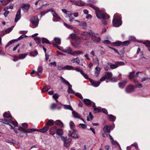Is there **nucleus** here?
<instances>
[{
	"instance_id": "nucleus-1",
	"label": "nucleus",
	"mask_w": 150,
	"mask_h": 150,
	"mask_svg": "<svg viewBox=\"0 0 150 150\" xmlns=\"http://www.w3.org/2000/svg\"><path fill=\"white\" fill-rule=\"evenodd\" d=\"M3 116L4 117V120L0 119V122L9 125L12 128L14 127H18V123L16 121H15L11 115H9L7 112H5L3 114Z\"/></svg>"
},
{
	"instance_id": "nucleus-2",
	"label": "nucleus",
	"mask_w": 150,
	"mask_h": 150,
	"mask_svg": "<svg viewBox=\"0 0 150 150\" xmlns=\"http://www.w3.org/2000/svg\"><path fill=\"white\" fill-rule=\"evenodd\" d=\"M90 6L95 10L96 14L98 18L104 20L110 18L109 16L104 11H100L98 8L93 5H90Z\"/></svg>"
},
{
	"instance_id": "nucleus-3",
	"label": "nucleus",
	"mask_w": 150,
	"mask_h": 150,
	"mask_svg": "<svg viewBox=\"0 0 150 150\" xmlns=\"http://www.w3.org/2000/svg\"><path fill=\"white\" fill-rule=\"evenodd\" d=\"M113 25L115 27H118L121 25L122 21L121 15L118 13H116L113 16L112 20Z\"/></svg>"
},
{
	"instance_id": "nucleus-4",
	"label": "nucleus",
	"mask_w": 150,
	"mask_h": 150,
	"mask_svg": "<svg viewBox=\"0 0 150 150\" xmlns=\"http://www.w3.org/2000/svg\"><path fill=\"white\" fill-rule=\"evenodd\" d=\"M52 44L56 49H58L64 52L70 54L71 53L72 50L69 47H66L64 49L63 47L59 46L55 43H52Z\"/></svg>"
},
{
	"instance_id": "nucleus-5",
	"label": "nucleus",
	"mask_w": 150,
	"mask_h": 150,
	"mask_svg": "<svg viewBox=\"0 0 150 150\" xmlns=\"http://www.w3.org/2000/svg\"><path fill=\"white\" fill-rule=\"evenodd\" d=\"M61 79L62 80V82L64 84H66L67 85L68 87V93L74 94L75 93V92L73 90L72 88V86L63 77H61Z\"/></svg>"
},
{
	"instance_id": "nucleus-6",
	"label": "nucleus",
	"mask_w": 150,
	"mask_h": 150,
	"mask_svg": "<svg viewBox=\"0 0 150 150\" xmlns=\"http://www.w3.org/2000/svg\"><path fill=\"white\" fill-rule=\"evenodd\" d=\"M90 35L91 37L92 40L95 42H98L100 40V38L98 36V34L95 33L91 30H89Z\"/></svg>"
},
{
	"instance_id": "nucleus-7",
	"label": "nucleus",
	"mask_w": 150,
	"mask_h": 150,
	"mask_svg": "<svg viewBox=\"0 0 150 150\" xmlns=\"http://www.w3.org/2000/svg\"><path fill=\"white\" fill-rule=\"evenodd\" d=\"M61 138L62 140L64 142V146L66 148L69 147L71 142V139L70 138L67 139V138L63 136H61Z\"/></svg>"
},
{
	"instance_id": "nucleus-8",
	"label": "nucleus",
	"mask_w": 150,
	"mask_h": 150,
	"mask_svg": "<svg viewBox=\"0 0 150 150\" xmlns=\"http://www.w3.org/2000/svg\"><path fill=\"white\" fill-rule=\"evenodd\" d=\"M30 21L32 23L33 26L32 27L35 28L38 27L39 23V20L37 16L33 17L30 19Z\"/></svg>"
},
{
	"instance_id": "nucleus-9",
	"label": "nucleus",
	"mask_w": 150,
	"mask_h": 150,
	"mask_svg": "<svg viewBox=\"0 0 150 150\" xmlns=\"http://www.w3.org/2000/svg\"><path fill=\"white\" fill-rule=\"evenodd\" d=\"M62 11L66 15V17L69 18V21L70 22H71L73 21L74 18L71 17V16L72 15V13L71 12L67 11L65 9H62Z\"/></svg>"
},
{
	"instance_id": "nucleus-10",
	"label": "nucleus",
	"mask_w": 150,
	"mask_h": 150,
	"mask_svg": "<svg viewBox=\"0 0 150 150\" xmlns=\"http://www.w3.org/2000/svg\"><path fill=\"white\" fill-rule=\"evenodd\" d=\"M69 37L71 39L74 40L77 45H79L81 42V40L80 38L74 33L70 34Z\"/></svg>"
},
{
	"instance_id": "nucleus-11",
	"label": "nucleus",
	"mask_w": 150,
	"mask_h": 150,
	"mask_svg": "<svg viewBox=\"0 0 150 150\" xmlns=\"http://www.w3.org/2000/svg\"><path fill=\"white\" fill-rule=\"evenodd\" d=\"M81 38L85 40H87L89 39L90 37L89 31V32H84L81 33Z\"/></svg>"
},
{
	"instance_id": "nucleus-12",
	"label": "nucleus",
	"mask_w": 150,
	"mask_h": 150,
	"mask_svg": "<svg viewBox=\"0 0 150 150\" xmlns=\"http://www.w3.org/2000/svg\"><path fill=\"white\" fill-rule=\"evenodd\" d=\"M18 130L19 131H21L23 133L25 134V135H27V134H26L27 132L30 133L33 132H34L35 131L33 130V129H29L26 130L25 129L21 127H18Z\"/></svg>"
},
{
	"instance_id": "nucleus-13",
	"label": "nucleus",
	"mask_w": 150,
	"mask_h": 150,
	"mask_svg": "<svg viewBox=\"0 0 150 150\" xmlns=\"http://www.w3.org/2000/svg\"><path fill=\"white\" fill-rule=\"evenodd\" d=\"M135 88L134 86L132 85H129L127 86L125 88V92L127 93H130L134 91Z\"/></svg>"
},
{
	"instance_id": "nucleus-14",
	"label": "nucleus",
	"mask_w": 150,
	"mask_h": 150,
	"mask_svg": "<svg viewBox=\"0 0 150 150\" xmlns=\"http://www.w3.org/2000/svg\"><path fill=\"white\" fill-rule=\"evenodd\" d=\"M50 11L52 12V16H53V17L54 18H55L59 20H62L61 18L59 16V15L57 13H56L53 11L52 9H49L47 10V12Z\"/></svg>"
},
{
	"instance_id": "nucleus-15",
	"label": "nucleus",
	"mask_w": 150,
	"mask_h": 150,
	"mask_svg": "<svg viewBox=\"0 0 150 150\" xmlns=\"http://www.w3.org/2000/svg\"><path fill=\"white\" fill-rule=\"evenodd\" d=\"M89 81L92 86L94 87H97L100 84V83L99 81H94L91 79H89Z\"/></svg>"
},
{
	"instance_id": "nucleus-16",
	"label": "nucleus",
	"mask_w": 150,
	"mask_h": 150,
	"mask_svg": "<svg viewBox=\"0 0 150 150\" xmlns=\"http://www.w3.org/2000/svg\"><path fill=\"white\" fill-rule=\"evenodd\" d=\"M113 129L112 127L110 126L106 125L103 128V130L105 132L107 133H110V131Z\"/></svg>"
},
{
	"instance_id": "nucleus-17",
	"label": "nucleus",
	"mask_w": 150,
	"mask_h": 150,
	"mask_svg": "<svg viewBox=\"0 0 150 150\" xmlns=\"http://www.w3.org/2000/svg\"><path fill=\"white\" fill-rule=\"evenodd\" d=\"M43 71L42 67L41 65H39L37 69L36 75L38 77H39L42 74Z\"/></svg>"
},
{
	"instance_id": "nucleus-18",
	"label": "nucleus",
	"mask_w": 150,
	"mask_h": 150,
	"mask_svg": "<svg viewBox=\"0 0 150 150\" xmlns=\"http://www.w3.org/2000/svg\"><path fill=\"white\" fill-rule=\"evenodd\" d=\"M21 10L20 9H18L16 14V17L15 19V21L16 22H17L21 18Z\"/></svg>"
},
{
	"instance_id": "nucleus-19",
	"label": "nucleus",
	"mask_w": 150,
	"mask_h": 150,
	"mask_svg": "<svg viewBox=\"0 0 150 150\" xmlns=\"http://www.w3.org/2000/svg\"><path fill=\"white\" fill-rule=\"evenodd\" d=\"M69 135L73 137L79 138V136L75 130H74L72 132H71L70 131H69Z\"/></svg>"
},
{
	"instance_id": "nucleus-20",
	"label": "nucleus",
	"mask_w": 150,
	"mask_h": 150,
	"mask_svg": "<svg viewBox=\"0 0 150 150\" xmlns=\"http://www.w3.org/2000/svg\"><path fill=\"white\" fill-rule=\"evenodd\" d=\"M134 74V71L130 72L129 76V78L131 80H133V81L134 82V83H136L138 81L135 79Z\"/></svg>"
},
{
	"instance_id": "nucleus-21",
	"label": "nucleus",
	"mask_w": 150,
	"mask_h": 150,
	"mask_svg": "<svg viewBox=\"0 0 150 150\" xmlns=\"http://www.w3.org/2000/svg\"><path fill=\"white\" fill-rule=\"evenodd\" d=\"M57 127L56 126H54L53 127L50 129V132L51 134L53 135L57 131Z\"/></svg>"
},
{
	"instance_id": "nucleus-22",
	"label": "nucleus",
	"mask_w": 150,
	"mask_h": 150,
	"mask_svg": "<svg viewBox=\"0 0 150 150\" xmlns=\"http://www.w3.org/2000/svg\"><path fill=\"white\" fill-rule=\"evenodd\" d=\"M127 83V82L126 80H123L119 83V87L120 88H123Z\"/></svg>"
},
{
	"instance_id": "nucleus-23",
	"label": "nucleus",
	"mask_w": 150,
	"mask_h": 150,
	"mask_svg": "<svg viewBox=\"0 0 150 150\" xmlns=\"http://www.w3.org/2000/svg\"><path fill=\"white\" fill-rule=\"evenodd\" d=\"M55 124L60 127H64L63 123L59 120H57L55 122Z\"/></svg>"
},
{
	"instance_id": "nucleus-24",
	"label": "nucleus",
	"mask_w": 150,
	"mask_h": 150,
	"mask_svg": "<svg viewBox=\"0 0 150 150\" xmlns=\"http://www.w3.org/2000/svg\"><path fill=\"white\" fill-rule=\"evenodd\" d=\"M83 101L85 103L86 105H91L92 106L93 105V103H94L93 102H91L90 100L89 99H84Z\"/></svg>"
},
{
	"instance_id": "nucleus-25",
	"label": "nucleus",
	"mask_w": 150,
	"mask_h": 150,
	"mask_svg": "<svg viewBox=\"0 0 150 150\" xmlns=\"http://www.w3.org/2000/svg\"><path fill=\"white\" fill-rule=\"evenodd\" d=\"M29 8V5L27 4H25L22 7V9L24 12H26L27 11Z\"/></svg>"
},
{
	"instance_id": "nucleus-26",
	"label": "nucleus",
	"mask_w": 150,
	"mask_h": 150,
	"mask_svg": "<svg viewBox=\"0 0 150 150\" xmlns=\"http://www.w3.org/2000/svg\"><path fill=\"white\" fill-rule=\"evenodd\" d=\"M109 120L111 121H114L116 119V117L112 115L109 114L108 115Z\"/></svg>"
},
{
	"instance_id": "nucleus-27",
	"label": "nucleus",
	"mask_w": 150,
	"mask_h": 150,
	"mask_svg": "<svg viewBox=\"0 0 150 150\" xmlns=\"http://www.w3.org/2000/svg\"><path fill=\"white\" fill-rule=\"evenodd\" d=\"M19 40H18V38L17 39H13L11 41H10L6 45L5 47H7L8 46H9V45H11V44L14 43L16 41H19Z\"/></svg>"
},
{
	"instance_id": "nucleus-28",
	"label": "nucleus",
	"mask_w": 150,
	"mask_h": 150,
	"mask_svg": "<svg viewBox=\"0 0 150 150\" xmlns=\"http://www.w3.org/2000/svg\"><path fill=\"white\" fill-rule=\"evenodd\" d=\"M100 71V68L98 67H96L95 68V75L96 76H98L99 74Z\"/></svg>"
},
{
	"instance_id": "nucleus-29",
	"label": "nucleus",
	"mask_w": 150,
	"mask_h": 150,
	"mask_svg": "<svg viewBox=\"0 0 150 150\" xmlns=\"http://www.w3.org/2000/svg\"><path fill=\"white\" fill-rule=\"evenodd\" d=\"M56 133L59 136H62L63 134V130L62 129H59L57 130Z\"/></svg>"
},
{
	"instance_id": "nucleus-30",
	"label": "nucleus",
	"mask_w": 150,
	"mask_h": 150,
	"mask_svg": "<svg viewBox=\"0 0 150 150\" xmlns=\"http://www.w3.org/2000/svg\"><path fill=\"white\" fill-rule=\"evenodd\" d=\"M105 75L106 76L107 79L110 80L112 76V74L111 72H106Z\"/></svg>"
},
{
	"instance_id": "nucleus-31",
	"label": "nucleus",
	"mask_w": 150,
	"mask_h": 150,
	"mask_svg": "<svg viewBox=\"0 0 150 150\" xmlns=\"http://www.w3.org/2000/svg\"><path fill=\"white\" fill-rule=\"evenodd\" d=\"M54 40L55 43L57 44L60 45L61 44V39L59 38L56 37L54 38Z\"/></svg>"
},
{
	"instance_id": "nucleus-32",
	"label": "nucleus",
	"mask_w": 150,
	"mask_h": 150,
	"mask_svg": "<svg viewBox=\"0 0 150 150\" xmlns=\"http://www.w3.org/2000/svg\"><path fill=\"white\" fill-rule=\"evenodd\" d=\"M72 113L74 117L77 118H80L81 116L76 111H73Z\"/></svg>"
},
{
	"instance_id": "nucleus-33",
	"label": "nucleus",
	"mask_w": 150,
	"mask_h": 150,
	"mask_svg": "<svg viewBox=\"0 0 150 150\" xmlns=\"http://www.w3.org/2000/svg\"><path fill=\"white\" fill-rule=\"evenodd\" d=\"M8 6L5 7L4 9V11H5L4 14L5 17H6L8 14L9 13V11H8Z\"/></svg>"
},
{
	"instance_id": "nucleus-34",
	"label": "nucleus",
	"mask_w": 150,
	"mask_h": 150,
	"mask_svg": "<svg viewBox=\"0 0 150 150\" xmlns=\"http://www.w3.org/2000/svg\"><path fill=\"white\" fill-rule=\"evenodd\" d=\"M64 70H74L73 67L71 66L67 65L64 67Z\"/></svg>"
},
{
	"instance_id": "nucleus-35",
	"label": "nucleus",
	"mask_w": 150,
	"mask_h": 150,
	"mask_svg": "<svg viewBox=\"0 0 150 150\" xmlns=\"http://www.w3.org/2000/svg\"><path fill=\"white\" fill-rule=\"evenodd\" d=\"M109 136L110 137L111 143L112 144H114L116 146L117 145H118V144L117 142V141H114L112 137L110 134L109 135Z\"/></svg>"
},
{
	"instance_id": "nucleus-36",
	"label": "nucleus",
	"mask_w": 150,
	"mask_h": 150,
	"mask_svg": "<svg viewBox=\"0 0 150 150\" xmlns=\"http://www.w3.org/2000/svg\"><path fill=\"white\" fill-rule=\"evenodd\" d=\"M92 107H94V110L96 112H100L101 111V110L100 108L96 107L95 103H93Z\"/></svg>"
},
{
	"instance_id": "nucleus-37",
	"label": "nucleus",
	"mask_w": 150,
	"mask_h": 150,
	"mask_svg": "<svg viewBox=\"0 0 150 150\" xmlns=\"http://www.w3.org/2000/svg\"><path fill=\"white\" fill-rule=\"evenodd\" d=\"M108 65L110 66V68L112 69L117 68L118 67V65L116 64H112L111 63H108Z\"/></svg>"
},
{
	"instance_id": "nucleus-38",
	"label": "nucleus",
	"mask_w": 150,
	"mask_h": 150,
	"mask_svg": "<svg viewBox=\"0 0 150 150\" xmlns=\"http://www.w3.org/2000/svg\"><path fill=\"white\" fill-rule=\"evenodd\" d=\"M76 5L79 6H82L84 5V3L81 1H78L75 2Z\"/></svg>"
},
{
	"instance_id": "nucleus-39",
	"label": "nucleus",
	"mask_w": 150,
	"mask_h": 150,
	"mask_svg": "<svg viewBox=\"0 0 150 150\" xmlns=\"http://www.w3.org/2000/svg\"><path fill=\"white\" fill-rule=\"evenodd\" d=\"M93 118V116L92 115L91 112L89 113V116H88L87 117V120L88 121L90 120H91Z\"/></svg>"
},
{
	"instance_id": "nucleus-40",
	"label": "nucleus",
	"mask_w": 150,
	"mask_h": 150,
	"mask_svg": "<svg viewBox=\"0 0 150 150\" xmlns=\"http://www.w3.org/2000/svg\"><path fill=\"white\" fill-rule=\"evenodd\" d=\"M80 59L78 57L73 59L71 60V62L72 63H76L79 64L80 63Z\"/></svg>"
},
{
	"instance_id": "nucleus-41",
	"label": "nucleus",
	"mask_w": 150,
	"mask_h": 150,
	"mask_svg": "<svg viewBox=\"0 0 150 150\" xmlns=\"http://www.w3.org/2000/svg\"><path fill=\"white\" fill-rule=\"evenodd\" d=\"M27 55L28 54L26 53L21 54L19 55L18 57L20 59H24L26 57Z\"/></svg>"
},
{
	"instance_id": "nucleus-42",
	"label": "nucleus",
	"mask_w": 150,
	"mask_h": 150,
	"mask_svg": "<svg viewBox=\"0 0 150 150\" xmlns=\"http://www.w3.org/2000/svg\"><path fill=\"white\" fill-rule=\"evenodd\" d=\"M34 40L37 43L40 44L41 42V38L39 37H36V38H35Z\"/></svg>"
},
{
	"instance_id": "nucleus-43",
	"label": "nucleus",
	"mask_w": 150,
	"mask_h": 150,
	"mask_svg": "<svg viewBox=\"0 0 150 150\" xmlns=\"http://www.w3.org/2000/svg\"><path fill=\"white\" fill-rule=\"evenodd\" d=\"M143 44L145 45L147 47H150V41L147 40L146 42H144Z\"/></svg>"
},
{
	"instance_id": "nucleus-44",
	"label": "nucleus",
	"mask_w": 150,
	"mask_h": 150,
	"mask_svg": "<svg viewBox=\"0 0 150 150\" xmlns=\"http://www.w3.org/2000/svg\"><path fill=\"white\" fill-rule=\"evenodd\" d=\"M64 25L67 28L69 29H72L73 28V27L71 25H68L65 23H63Z\"/></svg>"
},
{
	"instance_id": "nucleus-45",
	"label": "nucleus",
	"mask_w": 150,
	"mask_h": 150,
	"mask_svg": "<svg viewBox=\"0 0 150 150\" xmlns=\"http://www.w3.org/2000/svg\"><path fill=\"white\" fill-rule=\"evenodd\" d=\"M14 28L13 26H12L11 27L8 28L7 29L5 30V32L6 33H10L13 29Z\"/></svg>"
},
{
	"instance_id": "nucleus-46",
	"label": "nucleus",
	"mask_w": 150,
	"mask_h": 150,
	"mask_svg": "<svg viewBox=\"0 0 150 150\" xmlns=\"http://www.w3.org/2000/svg\"><path fill=\"white\" fill-rule=\"evenodd\" d=\"M110 81L113 82H116L117 81V78L115 77H113L112 78H111L110 79Z\"/></svg>"
},
{
	"instance_id": "nucleus-47",
	"label": "nucleus",
	"mask_w": 150,
	"mask_h": 150,
	"mask_svg": "<svg viewBox=\"0 0 150 150\" xmlns=\"http://www.w3.org/2000/svg\"><path fill=\"white\" fill-rule=\"evenodd\" d=\"M130 41L129 40L126 41L122 42V45L123 46H126L128 45L130 43Z\"/></svg>"
},
{
	"instance_id": "nucleus-48",
	"label": "nucleus",
	"mask_w": 150,
	"mask_h": 150,
	"mask_svg": "<svg viewBox=\"0 0 150 150\" xmlns=\"http://www.w3.org/2000/svg\"><path fill=\"white\" fill-rule=\"evenodd\" d=\"M39 131L43 133L46 132L47 131V127H44L43 128L39 129Z\"/></svg>"
},
{
	"instance_id": "nucleus-49",
	"label": "nucleus",
	"mask_w": 150,
	"mask_h": 150,
	"mask_svg": "<svg viewBox=\"0 0 150 150\" xmlns=\"http://www.w3.org/2000/svg\"><path fill=\"white\" fill-rule=\"evenodd\" d=\"M75 93V95L76 96L80 98L81 99L83 98V97L81 93Z\"/></svg>"
},
{
	"instance_id": "nucleus-50",
	"label": "nucleus",
	"mask_w": 150,
	"mask_h": 150,
	"mask_svg": "<svg viewBox=\"0 0 150 150\" xmlns=\"http://www.w3.org/2000/svg\"><path fill=\"white\" fill-rule=\"evenodd\" d=\"M96 2V1L95 0H88V4H90V6L91 7L90 5L91 4H95Z\"/></svg>"
},
{
	"instance_id": "nucleus-51",
	"label": "nucleus",
	"mask_w": 150,
	"mask_h": 150,
	"mask_svg": "<svg viewBox=\"0 0 150 150\" xmlns=\"http://www.w3.org/2000/svg\"><path fill=\"white\" fill-rule=\"evenodd\" d=\"M52 97L53 98L57 101V99L59 98V95L58 94L54 93Z\"/></svg>"
},
{
	"instance_id": "nucleus-52",
	"label": "nucleus",
	"mask_w": 150,
	"mask_h": 150,
	"mask_svg": "<svg viewBox=\"0 0 150 150\" xmlns=\"http://www.w3.org/2000/svg\"><path fill=\"white\" fill-rule=\"evenodd\" d=\"M53 123L54 122L52 120H50L47 121V126L52 125Z\"/></svg>"
},
{
	"instance_id": "nucleus-53",
	"label": "nucleus",
	"mask_w": 150,
	"mask_h": 150,
	"mask_svg": "<svg viewBox=\"0 0 150 150\" xmlns=\"http://www.w3.org/2000/svg\"><path fill=\"white\" fill-rule=\"evenodd\" d=\"M79 25L83 27H85L86 26V22H80Z\"/></svg>"
},
{
	"instance_id": "nucleus-54",
	"label": "nucleus",
	"mask_w": 150,
	"mask_h": 150,
	"mask_svg": "<svg viewBox=\"0 0 150 150\" xmlns=\"http://www.w3.org/2000/svg\"><path fill=\"white\" fill-rule=\"evenodd\" d=\"M115 46H120L122 45V42L120 41H117L113 43Z\"/></svg>"
},
{
	"instance_id": "nucleus-55",
	"label": "nucleus",
	"mask_w": 150,
	"mask_h": 150,
	"mask_svg": "<svg viewBox=\"0 0 150 150\" xmlns=\"http://www.w3.org/2000/svg\"><path fill=\"white\" fill-rule=\"evenodd\" d=\"M75 126L74 123L73 121H71L70 122V126L71 129H73Z\"/></svg>"
},
{
	"instance_id": "nucleus-56",
	"label": "nucleus",
	"mask_w": 150,
	"mask_h": 150,
	"mask_svg": "<svg viewBox=\"0 0 150 150\" xmlns=\"http://www.w3.org/2000/svg\"><path fill=\"white\" fill-rule=\"evenodd\" d=\"M79 126L83 129H86L87 127L86 125L83 124H80L79 125Z\"/></svg>"
},
{
	"instance_id": "nucleus-57",
	"label": "nucleus",
	"mask_w": 150,
	"mask_h": 150,
	"mask_svg": "<svg viewBox=\"0 0 150 150\" xmlns=\"http://www.w3.org/2000/svg\"><path fill=\"white\" fill-rule=\"evenodd\" d=\"M57 104L55 103H52L50 107V108L51 109L54 110L56 108Z\"/></svg>"
},
{
	"instance_id": "nucleus-58",
	"label": "nucleus",
	"mask_w": 150,
	"mask_h": 150,
	"mask_svg": "<svg viewBox=\"0 0 150 150\" xmlns=\"http://www.w3.org/2000/svg\"><path fill=\"white\" fill-rule=\"evenodd\" d=\"M81 74L86 79H88V76L85 74L83 72H81Z\"/></svg>"
},
{
	"instance_id": "nucleus-59",
	"label": "nucleus",
	"mask_w": 150,
	"mask_h": 150,
	"mask_svg": "<svg viewBox=\"0 0 150 150\" xmlns=\"http://www.w3.org/2000/svg\"><path fill=\"white\" fill-rule=\"evenodd\" d=\"M41 41H42V43H47V39H46V38H41Z\"/></svg>"
},
{
	"instance_id": "nucleus-60",
	"label": "nucleus",
	"mask_w": 150,
	"mask_h": 150,
	"mask_svg": "<svg viewBox=\"0 0 150 150\" xmlns=\"http://www.w3.org/2000/svg\"><path fill=\"white\" fill-rule=\"evenodd\" d=\"M64 108L65 109H69L70 110H72V108L69 105H65L64 106Z\"/></svg>"
},
{
	"instance_id": "nucleus-61",
	"label": "nucleus",
	"mask_w": 150,
	"mask_h": 150,
	"mask_svg": "<svg viewBox=\"0 0 150 150\" xmlns=\"http://www.w3.org/2000/svg\"><path fill=\"white\" fill-rule=\"evenodd\" d=\"M30 54L31 55L35 56L38 54V52L36 51H34L31 53Z\"/></svg>"
},
{
	"instance_id": "nucleus-62",
	"label": "nucleus",
	"mask_w": 150,
	"mask_h": 150,
	"mask_svg": "<svg viewBox=\"0 0 150 150\" xmlns=\"http://www.w3.org/2000/svg\"><path fill=\"white\" fill-rule=\"evenodd\" d=\"M27 36L25 35H23L20 36L18 38V40H21L24 38L26 37Z\"/></svg>"
},
{
	"instance_id": "nucleus-63",
	"label": "nucleus",
	"mask_w": 150,
	"mask_h": 150,
	"mask_svg": "<svg viewBox=\"0 0 150 150\" xmlns=\"http://www.w3.org/2000/svg\"><path fill=\"white\" fill-rule=\"evenodd\" d=\"M116 64L118 65H118H120V66L123 65H124L125 64L123 62H117V63Z\"/></svg>"
},
{
	"instance_id": "nucleus-64",
	"label": "nucleus",
	"mask_w": 150,
	"mask_h": 150,
	"mask_svg": "<svg viewBox=\"0 0 150 150\" xmlns=\"http://www.w3.org/2000/svg\"><path fill=\"white\" fill-rule=\"evenodd\" d=\"M21 125L25 129L27 128L28 127V125L27 123H22Z\"/></svg>"
}]
</instances>
